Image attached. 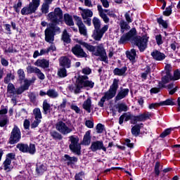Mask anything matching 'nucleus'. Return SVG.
<instances>
[{
  "label": "nucleus",
  "instance_id": "nucleus-1",
  "mask_svg": "<svg viewBox=\"0 0 180 180\" xmlns=\"http://www.w3.org/2000/svg\"><path fill=\"white\" fill-rule=\"evenodd\" d=\"M48 19L52 22L49 24V27L45 30V41L50 43L51 46L47 49L48 52L56 51V48L54 45V36H56V32H60V27H56L61 19H63V11L60 8H55L53 12H51L48 14Z\"/></svg>",
  "mask_w": 180,
  "mask_h": 180
},
{
  "label": "nucleus",
  "instance_id": "nucleus-2",
  "mask_svg": "<svg viewBox=\"0 0 180 180\" xmlns=\"http://www.w3.org/2000/svg\"><path fill=\"white\" fill-rule=\"evenodd\" d=\"M17 74L19 81H24V84L16 89L13 84H8L7 86V96L10 98H15L16 95H22V93L25 91H27L30 85L34 82L33 80L25 79L26 78V75H25V70H23V69H19L17 71Z\"/></svg>",
  "mask_w": 180,
  "mask_h": 180
},
{
  "label": "nucleus",
  "instance_id": "nucleus-3",
  "mask_svg": "<svg viewBox=\"0 0 180 180\" xmlns=\"http://www.w3.org/2000/svg\"><path fill=\"white\" fill-rule=\"evenodd\" d=\"M137 31L136 28H132L127 34H124L120 38V43L130 41L134 44H136L139 49L140 51H144L147 49V43H148V37L147 36H136Z\"/></svg>",
  "mask_w": 180,
  "mask_h": 180
},
{
  "label": "nucleus",
  "instance_id": "nucleus-4",
  "mask_svg": "<svg viewBox=\"0 0 180 180\" xmlns=\"http://www.w3.org/2000/svg\"><path fill=\"white\" fill-rule=\"evenodd\" d=\"M79 43L81 44V46L85 47L86 50L91 51L93 56L100 57L101 61H104V63H106L108 60V56L106 55V51H105L103 44H101L100 45L95 46L82 41H79Z\"/></svg>",
  "mask_w": 180,
  "mask_h": 180
},
{
  "label": "nucleus",
  "instance_id": "nucleus-5",
  "mask_svg": "<svg viewBox=\"0 0 180 180\" xmlns=\"http://www.w3.org/2000/svg\"><path fill=\"white\" fill-rule=\"evenodd\" d=\"M92 23L94 26V30L92 35V37L94 40L99 41L103 37V34L108 32V29H109V25H105L101 29V20L97 17H94L92 19Z\"/></svg>",
  "mask_w": 180,
  "mask_h": 180
},
{
  "label": "nucleus",
  "instance_id": "nucleus-6",
  "mask_svg": "<svg viewBox=\"0 0 180 180\" xmlns=\"http://www.w3.org/2000/svg\"><path fill=\"white\" fill-rule=\"evenodd\" d=\"M119 88V79H114L112 84L110 86V89L108 91L104 94V96H103L100 102H98V105L100 108H103V105L106 101H109L112 99L116 96V93L117 92V89Z\"/></svg>",
  "mask_w": 180,
  "mask_h": 180
},
{
  "label": "nucleus",
  "instance_id": "nucleus-7",
  "mask_svg": "<svg viewBox=\"0 0 180 180\" xmlns=\"http://www.w3.org/2000/svg\"><path fill=\"white\" fill-rule=\"evenodd\" d=\"M88 79H89L88 76L82 75L79 77L77 84L72 89L75 94H79L83 88H94L95 82Z\"/></svg>",
  "mask_w": 180,
  "mask_h": 180
},
{
  "label": "nucleus",
  "instance_id": "nucleus-8",
  "mask_svg": "<svg viewBox=\"0 0 180 180\" xmlns=\"http://www.w3.org/2000/svg\"><path fill=\"white\" fill-rule=\"evenodd\" d=\"M39 6H40V0H32L28 6H24L21 9V15H27L35 13Z\"/></svg>",
  "mask_w": 180,
  "mask_h": 180
},
{
  "label": "nucleus",
  "instance_id": "nucleus-9",
  "mask_svg": "<svg viewBox=\"0 0 180 180\" xmlns=\"http://www.w3.org/2000/svg\"><path fill=\"white\" fill-rule=\"evenodd\" d=\"M97 9L98 11V14L100 18H101V19H103V22L105 23H109L110 22V18H116V14L115 13V11L110 10V9H103V8H102V6L101 5H98L97 6Z\"/></svg>",
  "mask_w": 180,
  "mask_h": 180
},
{
  "label": "nucleus",
  "instance_id": "nucleus-10",
  "mask_svg": "<svg viewBox=\"0 0 180 180\" xmlns=\"http://www.w3.org/2000/svg\"><path fill=\"white\" fill-rule=\"evenodd\" d=\"M55 127L57 131H59V133L63 136H67V134L72 133V128L63 121L58 122L55 124Z\"/></svg>",
  "mask_w": 180,
  "mask_h": 180
},
{
  "label": "nucleus",
  "instance_id": "nucleus-11",
  "mask_svg": "<svg viewBox=\"0 0 180 180\" xmlns=\"http://www.w3.org/2000/svg\"><path fill=\"white\" fill-rule=\"evenodd\" d=\"M20 139H22V134L20 133V129L18 126L14 125L13 128L11 136H10V144H16V143H19L20 141Z\"/></svg>",
  "mask_w": 180,
  "mask_h": 180
},
{
  "label": "nucleus",
  "instance_id": "nucleus-12",
  "mask_svg": "<svg viewBox=\"0 0 180 180\" xmlns=\"http://www.w3.org/2000/svg\"><path fill=\"white\" fill-rule=\"evenodd\" d=\"M18 148L21 153H29V154H34L36 153V146L34 144L27 145L26 143H20L16 145Z\"/></svg>",
  "mask_w": 180,
  "mask_h": 180
},
{
  "label": "nucleus",
  "instance_id": "nucleus-13",
  "mask_svg": "<svg viewBox=\"0 0 180 180\" xmlns=\"http://www.w3.org/2000/svg\"><path fill=\"white\" fill-rule=\"evenodd\" d=\"M69 139L71 142L69 146L70 150L73 151V153H77L78 154L81 150V145L79 143V138L75 136H70Z\"/></svg>",
  "mask_w": 180,
  "mask_h": 180
},
{
  "label": "nucleus",
  "instance_id": "nucleus-14",
  "mask_svg": "<svg viewBox=\"0 0 180 180\" xmlns=\"http://www.w3.org/2000/svg\"><path fill=\"white\" fill-rule=\"evenodd\" d=\"M74 19L76 21V25L79 28L80 34H82L83 36H87L88 32L86 31V27L82 22V19H81V18L78 17L77 15H75Z\"/></svg>",
  "mask_w": 180,
  "mask_h": 180
},
{
  "label": "nucleus",
  "instance_id": "nucleus-15",
  "mask_svg": "<svg viewBox=\"0 0 180 180\" xmlns=\"http://www.w3.org/2000/svg\"><path fill=\"white\" fill-rule=\"evenodd\" d=\"M90 149L91 151H93V153H95L96 151H101V150L106 152V147H105L102 141H96L92 142Z\"/></svg>",
  "mask_w": 180,
  "mask_h": 180
},
{
  "label": "nucleus",
  "instance_id": "nucleus-16",
  "mask_svg": "<svg viewBox=\"0 0 180 180\" xmlns=\"http://www.w3.org/2000/svg\"><path fill=\"white\" fill-rule=\"evenodd\" d=\"M72 52L75 56H77V57H81V58H86L88 57V55L85 51H84V49H82V47L81 45L77 44L73 48H72Z\"/></svg>",
  "mask_w": 180,
  "mask_h": 180
},
{
  "label": "nucleus",
  "instance_id": "nucleus-17",
  "mask_svg": "<svg viewBox=\"0 0 180 180\" xmlns=\"http://www.w3.org/2000/svg\"><path fill=\"white\" fill-rule=\"evenodd\" d=\"M151 116H153V114H151V112H144L138 116H135L134 124H136L137 122H146V120L150 119Z\"/></svg>",
  "mask_w": 180,
  "mask_h": 180
},
{
  "label": "nucleus",
  "instance_id": "nucleus-18",
  "mask_svg": "<svg viewBox=\"0 0 180 180\" xmlns=\"http://www.w3.org/2000/svg\"><path fill=\"white\" fill-rule=\"evenodd\" d=\"M59 65L63 68H71V60L67 56H62L59 59Z\"/></svg>",
  "mask_w": 180,
  "mask_h": 180
},
{
  "label": "nucleus",
  "instance_id": "nucleus-19",
  "mask_svg": "<svg viewBox=\"0 0 180 180\" xmlns=\"http://www.w3.org/2000/svg\"><path fill=\"white\" fill-rule=\"evenodd\" d=\"M129 89H122L121 88V90L118 92L115 97V101H122V99H124V98H126L127 95H129Z\"/></svg>",
  "mask_w": 180,
  "mask_h": 180
},
{
  "label": "nucleus",
  "instance_id": "nucleus-20",
  "mask_svg": "<svg viewBox=\"0 0 180 180\" xmlns=\"http://www.w3.org/2000/svg\"><path fill=\"white\" fill-rule=\"evenodd\" d=\"M79 10L82 11L81 15L83 20H85V19L88 18H92V16H94V13L90 9H84L82 8H79Z\"/></svg>",
  "mask_w": 180,
  "mask_h": 180
},
{
  "label": "nucleus",
  "instance_id": "nucleus-21",
  "mask_svg": "<svg viewBox=\"0 0 180 180\" xmlns=\"http://www.w3.org/2000/svg\"><path fill=\"white\" fill-rule=\"evenodd\" d=\"M37 67H41V68H49V63L46 59H38L34 63Z\"/></svg>",
  "mask_w": 180,
  "mask_h": 180
},
{
  "label": "nucleus",
  "instance_id": "nucleus-22",
  "mask_svg": "<svg viewBox=\"0 0 180 180\" xmlns=\"http://www.w3.org/2000/svg\"><path fill=\"white\" fill-rule=\"evenodd\" d=\"M151 56L155 60H157L158 61H161L165 58V54L158 51H154L152 52Z\"/></svg>",
  "mask_w": 180,
  "mask_h": 180
},
{
  "label": "nucleus",
  "instance_id": "nucleus-23",
  "mask_svg": "<svg viewBox=\"0 0 180 180\" xmlns=\"http://www.w3.org/2000/svg\"><path fill=\"white\" fill-rule=\"evenodd\" d=\"M82 108L84 110H86L88 113H91V108H92V101L91 100V97H89L85 101H84Z\"/></svg>",
  "mask_w": 180,
  "mask_h": 180
},
{
  "label": "nucleus",
  "instance_id": "nucleus-24",
  "mask_svg": "<svg viewBox=\"0 0 180 180\" xmlns=\"http://www.w3.org/2000/svg\"><path fill=\"white\" fill-rule=\"evenodd\" d=\"M12 160L11 159H6L5 161L3 163L4 165V169L6 171V172H11L12 169H13V167L12 166Z\"/></svg>",
  "mask_w": 180,
  "mask_h": 180
},
{
  "label": "nucleus",
  "instance_id": "nucleus-25",
  "mask_svg": "<svg viewBox=\"0 0 180 180\" xmlns=\"http://www.w3.org/2000/svg\"><path fill=\"white\" fill-rule=\"evenodd\" d=\"M143 124H136L131 128V134L133 136H135V137H137L139 134H140V130L143 127Z\"/></svg>",
  "mask_w": 180,
  "mask_h": 180
},
{
  "label": "nucleus",
  "instance_id": "nucleus-26",
  "mask_svg": "<svg viewBox=\"0 0 180 180\" xmlns=\"http://www.w3.org/2000/svg\"><path fill=\"white\" fill-rule=\"evenodd\" d=\"M82 143L84 146H89L91 144V131H87L85 133Z\"/></svg>",
  "mask_w": 180,
  "mask_h": 180
},
{
  "label": "nucleus",
  "instance_id": "nucleus-27",
  "mask_svg": "<svg viewBox=\"0 0 180 180\" xmlns=\"http://www.w3.org/2000/svg\"><path fill=\"white\" fill-rule=\"evenodd\" d=\"M127 71V67H122V68H115L113 70L115 75H118L119 77H122V75H124L126 72Z\"/></svg>",
  "mask_w": 180,
  "mask_h": 180
},
{
  "label": "nucleus",
  "instance_id": "nucleus-28",
  "mask_svg": "<svg viewBox=\"0 0 180 180\" xmlns=\"http://www.w3.org/2000/svg\"><path fill=\"white\" fill-rule=\"evenodd\" d=\"M66 68H60L58 70L57 75L59 78H65L68 75Z\"/></svg>",
  "mask_w": 180,
  "mask_h": 180
},
{
  "label": "nucleus",
  "instance_id": "nucleus-29",
  "mask_svg": "<svg viewBox=\"0 0 180 180\" xmlns=\"http://www.w3.org/2000/svg\"><path fill=\"white\" fill-rule=\"evenodd\" d=\"M127 57L130 60V61H134L136 60V49H131V51H127L126 52Z\"/></svg>",
  "mask_w": 180,
  "mask_h": 180
},
{
  "label": "nucleus",
  "instance_id": "nucleus-30",
  "mask_svg": "<svg viewBox=\"0 0 180 180\" xmlns=\"http://www.w3.org/2000/svg\"><path fill=\"white\" fill-rule=\"evenodd\" d=\"M160 106H174L175 105V102H174V99L168 98L165 101L160 102Z\"/></svg>",
  "mask_w": 180,
  "mask_h": 180
},
{
  "label": "nucleus",
  "instance_id": "nucleus-31",
  "mask_svg": "<svg viewBox=\"0 0 180 180\" xmlns=\"http://www.w3.org/2000/svg\"><path fill=\"white\" fill-rule=\"evenodd\" d=\"M64 19L68 26H74V20H72V17L71 15L69 14H65Z\"/></svg>",
  "mask_w": 180,
  "mask_h": 180
},
{
  "label": "nucleus",
  "instance_id": "nucleus-32",
  "mask_svg": "<svg viewBox=\"0 0 180 180\" xmlns=\"http://www.w3.org/2000/svg\"><path fill=\"white\" fill-rule=\"evenodd\" d=\"M120 26L122 33H124L125 30H129L130 29V25H129L124 20H121L120 22Z\"/></svg>",
  "mask_w": 180,
  "mask_h": 180
},
{
  "label": "nucleus",
  "instance_id": "nucleus-33",
  "mask_svg": "<svg viewBox=\"0 0 180 180\" xmlns=\"http://www.w3.org/2000/svg\"><path fill=\"white\" fill-rule=\"evenodd\" d=\"M122 115L124 116L125 122H129V120H131V123H132V124H134V118L136 117V116L129 112L124 113Z\"/></svg>",
  "mask_w": 180,
  "mask_h": 180
},
{
  "label": "nucleus",
  "instance_id": "nucleus-34",
  "mask_svg": "<svg viewBox=\"0 0 180 180\" xmlns=\"http://www.w3.org/2000/svg\"><path fill=\"white\" fill-rule=\"evenodd\" d=\"M46 95L49 96V98H52L53 99H56V98H58V92L56 90L51 89L47 91Z\"/></svg>",
  "mask_w": 180,
  "mask_h": 180
},
{
  "label": "nucleus",
  "instance_id": "nucleus-35",
  "mask_svg": "<svg viewBox=\"0 0 180 180\" xmlns=\"http://www.w3.org/2000/svg\"><path fill=\"white\" fill-rule=\"evenodd\" d=\"M117 109L119 113H121V112H127L129 108L127 107V105L124 103H121L117 104Z\"/></svg>",
  "mask_w": 180,
  "mask_h": 180
},
{
  "label": "nucleus",
  "instance_id": "nucleus-36",
  "mask_svg": "<svg viewBox=\"0 0 180 180\" xmlns=\"http://www.w3.org/2000/svg\"><path fill=\"white\" fill-rule=\"evenodd\" d=\"M50 134L54 140H63V135L60 132L52 131L50 132Z\"/></svg>",
  "mask_w": 180,
  "mask_h": 180
},
{
  "label": "nucleus",
  "instance_id": "nucleus-37",
  "mask_svg": "<svg viewBox=\"0 0 180 180\" xmlns=\"http://www.w3.org/2000/svg\"><path fill=\"white\" fill-rule=\"evenodd\" d=\"M67 98H63L62 103L58 106V110L60 112H65V108L67 107Z\"/></svg>",
  "mask_w": 180,
  "mask_h": 180
},
{
  "label": "nucleus",
  "instance_id": "nucleus-38",
  "mask_svg": "<svg viewBox=\"0 0 180 180\" xmlns=\"http://www.w3.org/2000/svg\"><path fill=\"white\" fill-rule=\"evenodd\" d=\"M33 115L34 116V119H39L41 120L42 116H41V111L40 110V108H34L33 110Z\"/></svg>",
  "mask_w": 180,
  "mask_h": 180
},
{
  "label": "nucleus",
  "instance_id": "nucleus-39",
  "mask_svg": "<svg viewBox=\"0 0 180 180\" xmlns=\"http://www.w3.org/2000/svg\"><path fill=\"white\" fill-rule=\"evenodd\" d=\"M62 40L65 43H70L71 41V39L70 38V35L67 32V30H65L63 32Z\"/></svg>",
  "mask_w": 180,
  "mask_h": 180
},
{
  "label": "nucleus",
  "instance_id": "nucleus-40",
  "mask_svg": "<svg viewBox=\"0 0 180 180\" xmlns=\"http://www.w3.org/2000/svg\"><path fill=\"white\" fill-rule=\"evenodd\" d=\"M12 79H15V76L12 73H8L6 76L4 77V83L5 84H11V81Z\"/></svg>",
  "mask_w": 180,
  "mask_h": 180
},
{
  "label": "nucleus",
  "instance_id": "nucleus-41",
  "mask_svg": "<svg viewBox=\"0 0 180 180\" xmlns=\"http://www.w3.org/2000/svg\"><path fill=\"white\" fill-rule=\"evenodd\" d=\"M50 8V4L47 3H43L41 6V11L42 13H49V9Z\"/></svg>",
  "mask_w": 180,
  "mask_h": 180
},
{
  "label": "nucleus",
  "instance_id": "nucleus-42",
  "mask_svg": "<svg viewBox=\"0 0 180 180\" xmlns=\"http://www.w3.org/2000/svg\"><path fill=\"white\" fill-rule=\"evenodd\" d=\"M27 74H36V72L38 70V68L28 65L26 68Z\"/></svg>",
  "mask_w": 180,
  "mask_h": 180
},
{
  "label": "nucleus",
  "instance_id": "nucleus-43",
  "mask_svg": "<svg viewBox=\"0 0 180 180\" xmlns=\"http://www.w3.org/2000/svg\"><path fill=\"white\" fill-rule=\"evenodd\" d=\"M45 171H47V167L44 165H41L37 167V172L38 174H43Z\"/></svg>",
  "mask_w": 180,
  "mask_h": 180
},
{
  "label": "nucleus",
  "instance_id": "nucleus-44",
  "mask_svg": "<svg viewBox=\"0 0 180 180\" xmlns=\"http://www.w3.org/2000/svg\"><path fill=\"white\" fill-rule=\"evenodd\" d=\"M43 110L44 115H47V113H49V110H50V104L46 101L43 103Z\"/></svg>",
  "mask_w": 180,
  "mask_h": 180
},
{
  "label": "nucleus",
  "instance_id": "nucleus-45",
  "mask_svg": "<svg viewBox=\"0 0 180 180\" xmlns=\"http://www.w3.org/2000/svg\"><path fill=\"white\" fill-rule=\"evenodd\" d=\"M22 0H18V4L13 6V8L17 13H19L20 12V8H22Z\"/></svg>",
  "mask_w": 180,
  "mask_h": 180
},
{
  "label": "nucleus",
  "instance_id": "nucleus-46",
  "mask_svg": "<svg viewBox=\"0 0 180 180\" xmlns=\"http://www.w3.org/2000/svg\"><path fill=\"white\" fill-rule=\"evenodd\" d=\"M35 74L37 75V77L39 78V79H44L46 78V76L44 75V74L43 72H41V70H40V69H37V72H35Z\"/></svg>",
  "mask_w": 180,
  "mask_h": 180
},
{
  "label": "nucleus",
  "instance_id": "nucleus-47",
  "mask_svg": "<svg viewBox=\"0 0 180 180\" xmlns=\"http://www.w3.org/2000/svg\"><path fill=\"white\" fill-rule=\"evenodd\" d=\"M105 127L102 124H98L96 127V133L101 134L103 133Z\"/></svg>",
  "mask_w": 180,
  "mask_h": 180
},
{
  "label": "nucleus",
  "instance_id": "nucleus-48",
  "mask_svg": "<svg viewBox=\"0 0 180 180\" xmlns=\"http://www.w3.org/2000/svg\"><path fill=\"white\" fill-rule=\"evenodd\" d=\"M171 131H172V129H167L165 130L161 134L160 137L162 139H165V137H167V136H169V134H171Z\"/></svg>",
  "mask_w": 180,
  "mask_h": 180
},
{
  "label": "nucleus",
  "instance_id": "nucleus-49",
  "mask_svg": "<svg viewBox=\"0 0 180 180\" xmlns=\"http://www.w3.org/2000/svg\"><path fill=\"white\" fill-rule=\"evenodd\" d=\"M158 22L159 23V25H162V26L165 29H167V27H168V23H167V21L162 20V18H158Z\"/></svg>",
  "mask_w": 180,
  "mask_h": 180
},
{
  "label": "nucleus",
  "instance_id": "nucleus-50",
  "mask_svg": "<svg viewBox=\"0 0 180 180\" xmlns=\"http://www.w3.org/2000/svg\"><path fill=\"white\" fill-rule=\"evenodd\" d=\"M41 123V120L39 119H35V120L32 123L31 127L32 129H36Z\"/></svg>",
  "mask_w": 180,
  "mask_h": 180
},
{
  "label": "nucleus",
  "instance_id": "nucleus-51",
  "mask_svg": "<svg viewBox=\"0 0 180 180\" xmlns=\"http://www.w3.org/2000/svg\"><path fill=\"white\" fill-rule=\"evenodd\" d=\"M65 158L68 160V161H70V163L72 162H77L78 161V159L75 157H70L68 155H65Z\"/></svg>",
  "mask_w": 180,
  "mask_h": 180
},
{
  "label": "nucleus",
  "instance_id": "nucleus-52",
  "mask_svg": "<svg viewBox=\"0 0 180 180\" xmlns=\"http://www.w3.org/2000/svg\"><path fill=\"white\" fill-rule=\"evenodd\" d=\"M174 81H178V79H180V71L179 70H176L174 72V77H173Z\"/></svg>",
  "mask_w": 180,
  "mask_h": 180
},
{
  "label": "nucleus",
  "instance_id": "nucleus-53",
  "mask_svg": "<svg viewBox=\"0 0 180 180\" xmlns=\"http://www.w3.org/2000/svg\"><path fill=\"white\" fill-rule=\"evenodd\" d=\"M8 118L4 117L0 120V127H4L8 124Z\"/></svg>",
  "mask_w": 180,
  "mask_h": 180
},
{
  "label": "nucleus",
  "instance_id": "nucleus-54",
  "mask_svg": "<svg viewBox=\"0 0 180 180\" xmlns=\"http://www.w3.org/2000/svg\"><path fill=\"white\" fill-rule=\"evenodd\" d=\"M124 145L129 148H133V147H134V143H131V141H130L129 139H125Z\"/></svg>",
  "mask_w": 180,
  "mask_h": 180
},
{
  "label": "nucleus",
  "instance_id": "nucleus-55",
  "mask_svg": "<svg viewBox=\"0 0 180 180\" xmlns=\"http://www.w3.org/2000/svg\"><path fill=\"white\" fill-rule=\"evenodd\" d=\"M82 74H84L85 75H89L91 72H92V70L89 68H84L82 70Z\"/></svg>",
  "mask_w": 180,
  "mask_h": 180
},
{
  "label": "nucleus",
  "instance_id": "nucleus-56",
  "mask_svg": "<svg viewBox=\"0 0 180 180\" xmlns=\"http://www.w3.org/2000/svg\"><path fill=\"white\" fill-rule=\"evenodd\" d=\"M169 79H171V76L167 75V76H165L162 79V84H168L169 82Z\"/></svg>",
  "mask_w": 180,
  "mask_h": 180
},
{
  "label": "nucleus",
  "instance_id": "nucleus-57",
  "mask_svg": "<svg viewBox=\"0 0 180 180\" xmlns=\"http://www.w3.org/2000/svg\"><path fill=\"white\" fill-rule=\"evenodd\" d=\"M172 13V8L171 7H168L166 8V10L163 12V15L165 16H169Z\"/></svg>",
  "mask_w": 180,
  "mask_h": 180
},
{
  "label": "nucleus",
  "instance_id": "nucleus-58",
  "mask_svg": "<svg viewBox=\"0 0 180 180\" xmlns=\"http://www.w3.org/2000/svg\"><path fill=\"white\" fill-rule=\"evenodd\" d=\"M70 108L72 109V110H75V112H76L77 113H79V112H81V109H79L78 106L75 104H72L70 105Z\"/></svg>",
  "mask_w": 180,
  "mask_h": 180
},
{
  "label": "nucleus",
  "instance_id": "nucleus-59",
  "mask_svg": "<svg viewBox=\"0 0 180 180\" xmlns=\"http://www.w3.org/2000/svg\"><path fill=\"white\" fill-rule=\"evenodd\" d=\"M155 39H156L157 44H158V46H160V44H162V37L161 36V34L157 35L155 37Z\"/></svg>",
  "mask_w": 180,
  "mask_h": 180
},
{
  "label": "nucleus",
  "instance_id": "nucleus-60",
  "mask_svg": "<svg viewBox=\"0 0 180 180\" xmlns=\"http://www.w3.org/2000/svg\"><path fill=\"white\" fill-rule=\"evenodd\" d=\"M155 174L160 175V162H157L155 165Z\"/></svg>",
  "mask_w": 180,
  "mask_h": 180
},
{
  "label": "nucleus",
  "instance_id": "nucleus-61",
  "mask_svg": "<svg viewBox=\"0 0 180 180\" xmlns=\"http://www.w3.org/2000/svg\"><path fill=\"white\" fill-rule=\"evenodd\" d=\"M23 126L24 129L27 130L30 127V121H29V120H25Z\"/></svg>",
  "mask_w": 180,
  "mask_h": 180
},
{
  "label": "nucleus",
  "instance_id": "nucleus-62",
  "mask_svg": "<svg viewBox=\"0 0 180 180\" xmlns=\"http://www.w3.org/2000/svg\"><path fill=\"white\" fill-rule=\"evenodd\" d=\"M85 125L86 126V127H89V129H93L94 122L91 120H86L85 122Z\"/></svg>",
  "mask_w": 180,
  "mask_h": 180
},
{
  "label": "nucleus",
  "instance_id": "nucleus-63",
  "mask_svg": "<svg viewBox=\"0 0 180 180\" xmlns=\"http://www.w3.org/2000/svg\"><path fill=\"white\" fill-rule=\"evenodd\" d=\"M28 96L32 102H36V94L30 93Z\"/></svg>",
  "mask_w": 180,
  "mask_h": 180
},
{
  "label": "nucleus",
  "instance_id": "nucleus-64",
  "mask_svg": "<svg viewBox=\"0 0 180 180\" xmlns=\"http://www.w3.org/2000/svg\"><path fill=\"white\" fill-rule=\"evenodd\" d=\"M82 175H84L83 172H79L78 174H76L75 176V180H82Z\"/></svg>",
  "mask_w": 180,
  "mask_h": 180
}]
</instances>
